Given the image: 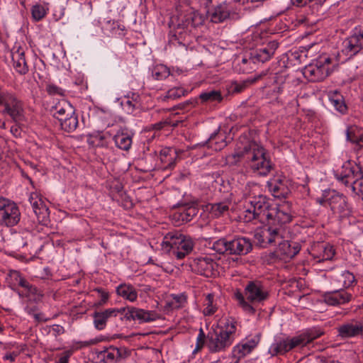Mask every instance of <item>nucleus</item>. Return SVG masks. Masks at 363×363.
<instances>
[{
	"label": "nucleus",
	"mask_w": 363,
	"mask_h": 363,
	"mask_svg": "<svg viewBox=\"0 0 363 363\" xmlns=\"http://www.w3.org/2000/svg\"><path fill=\"white\" fill-rule=\"evenodd\" d=\"M246 210L244 211V221L250 222L257 220L265 225L255 234L256 239H260L264 243L271 242L280 238L281 228L278 223L286 224L291 220V216L277 206L272 205L269 198L258 195L248 199Z\"/></svg>",
	"instance_id": "1"
},
{
	"label": "nucleus",
	"mask_w": 363,
	"mask_h": 363,
	"mask_svg": "<svg viewBox=\"0 0 363 363\" xmlns=\"http://www.w3.org/2000/svg\"><path fill=\"white\" fill-rule=\"evenodd\" d=\"M230 163L236 165L239 162H245L259 175L265 176L272 169V165L266 157L264 149L255 141L240 142L237 145L235 153L229 156Z\"/></svg>",
	"instance_id": "2"
},
{
	"label": "nucleus",
	"mask_w": 363,
	"mask_h": 363,
	"mask_svg": "<svg viewBox=\"0 0 363 363\" xmlns=\"http://www.w3.org/2000/svg\"><path fill=\"white\" fill-rule=\"evenodd\" d=\"M223 325L212 328L207 335V347L211 352H218L231 346L236 332L237 321L233 317L223 319Z\"/></svg>",
	"instance_id": "3"
},
{
	"label": "nucleus",
	"mask_w": 363,
	"mask_h": 363,
	"mask_svg": "<svg viewBox=\"0 0 363 363\" xmlns=\"http://www.w3.org/2000/svg\"><path fill=\"white\" fill-rule=\"evenodd\" d=\"M278 47L279 43L273 40L262 48L252 50L249 56L243 57L241 62L238 64V66L240 67L239 72L242 73L252 72L255 68L256 63H264L269 60Z\"/></svg>",
	"instance_id": "4"
},
{
	"label": "nucleus",
	"mask_w": 363,
	"mask_h": 363,
	"mask_svg": "<svg viewBox=\"0 0 363 363\" xmlns=\"http://www.w3.org/2000/svg\"><path fill=\"white\" fill-rule=\"evenodd\" d=\"M203 23L202 16L196 12H190L185 14L182 21L178 23L175 33L171 36L169 42L174 45L177 43L186 46L187 42H186L185 38L188 35L187 31L190 32L191 28L199 27Z\"/></svg>",
	"instance_id": "5"
},
{
	"label": "nucleus",
	"mask_w": 363,
	"mask_h": 363,
	"mask_svg": "<svg viewBox=\"0 0 363 363\" xmlns=\"http://www.w3.org/2000/svg\"><path fill=\"white\" fill-rule=\"evenodd\" d=\"M318 202L322 206H329L333 213L338 215L340 218H346L351 215L352 210L346 196L336 191L325 192L323 198Z\"/></svg>",
	"instance_id": "6"
},
{
	"label": "nucleus",
	"mask_w": 363,
	"mask_h": 363,
	"mask_svg": "<svg viewBox=\"0 0 363 363\" xmlns=\"http://www.w3.org/2000/svg\"><path fill=\"white\" fill-rule=\"evenodd\" d=\"M285 224H280V228H281V232L280 233V238L278 240H275L271 242L264 243L261 241L260 239H257V242L262 247H267L269 245L278 244V247L275 253L277 254V257H279L280 259H291L294 257L300 251L301 245L298 242L289 240H284V234L285 233L284 225ZM279 223L274 225V227H278Z\"/></svg>",
	"instance_id": "7"
},
{
	"label": "nucleus",
	"mask_w": 363,
	"mask_h": 363,
	"mask_svg": "<svg viewBox=\"0 0 363 363\" xmlns=\"http://www.w3.org/2000/svg\"><path fill=\"white\" fill-rule=\"evenodd\" d=\"M0 106H2L3 114L9 115L12 120L20 122L23 119V108L21 101L8 92H0Z\"/></svg>",
	"instance_id": "8"
},
{
	"label": "nucleus",
	"mask_w": 363,
	"mask_h": 363,
	"mask_svg": "<svg viewBox=\"0 0 363 363\" xmlns=\"http://www.w3.org/2000/svg\"><path fill=\"white\" fill-rule=\"evenodd\" d=\"M20 217L18 207L14 202L0 197V225L13 227L18 224Z\"/></svg>",
	"instance_id": "9"
},
{
	"label": "nucleus",
	"mask_w": 363,
	"mask_h": 363,
	"mask_svg": "<svg viewBox=\"0 0 363 363\" xmlns=\"http://www.w3.org/2000/svg\"><path fill=\"white\" fill-rule=\"evenodd\" d=\"M269 292L261 281H250L245 288V296L250 303H261L269 298Z\"/></svg>",
	"instance_id": "10"
},
{
	"label": "nucleus",
	"mask_w": 363,
	"mask_h": 363,
	"mask_svg": "<svg viewBox=\"0 0 363 363\" xmlns=\"http://www.w3.org/2000/svg\"><path fill=\"white\" fill-rule=\"evenodd\" d=\"M125 309V312L123 314V317L120 318L121 320H137L140 323H143L156 320L159 318L158 314L154 311H145L133 306L126 307Z\"/></svg>",
	"instance_id": "11"
},
{
	"label": "nucleus",
	"mask_w": 363,
	"mask_h": 363,
	"mask_svg": "<svg viewBox=\"0 0 363 363\" xmlns=\"http://www.w3.org/2000/svg\"><path fill=\"white\" fill-rule=\"evenodd\" d=\"M337 330V335L342 339L363 335V320L352 319L340 325Z\"/></svg>",
	"instance_id": "12"
},
{
	"label": "nucleus",
	"mask_w": 363,
	"mask_h": 363,
	"mask_svg": "<svg viewBox=\"0 0 363 363\" xmlns=\"http://www.w3.org/2000/svg\"><path fill=\"white\" fill-rule=\"evenodd\" d=\"M361 172L362 169L359 166L351 161H347L342 164L341 170L335 173V177L345 186H349L351 182Z\"/></svg>",
	"instance_id": "13"
},
{
	"label": "nucleus",
	"mask_w": 363,
	"mask_h": 363,
	"mask_svg": "<svg viewBox=\"0 0 363 363\" xmlns=\"http://www.w3.org/2000/svg\"><path fill=\"white\" fill-rule=\"evenodd\" d=\"M29 202L38 223L47 225L49 221V210L36 193H31Z\"/></svg>",
	"instance_id": "14"
},
{
	"label": "nucleus",
	"mask_w": 363,
	"mask_h": 363,
	"mask_svg": "<svg viewBox=\"0 0 363 363\" xmlns=\"http://www.w3.org/2000/svg\"><path fill=\"white\" fill-rule=\"evenodd\" d=\"M125 308H108L102 311H95L93 313L94 327L99 330H104L106 326L108 320L118 315H123L125 312Z\"/></svg>",
	"instance_id": "15"
},
{
	"label": "nucleus",
	"mask_w": 363,
	"mask_h": 363,
	"mask_svg": "<svg viewBox=\"0 0 363 363\" xmlns=\"http://www.w3.org/2000/svg\"><path fill=\"white\" fill-rule=\"evenodd\" d=\"M229 255H246L252 250V243L250 238L236 237L230 240Z\"/></svg>",
	"instance_id": "16"
},
{
	"label": "nucleus",
	"mask_w": 363,
	"mask_h": 363,
	"mask_svg": "<svg viewBox=\"0 0 363 363\" xmlns=\"http://www.w3.org/2000/svg\"><path fill=\"white\" fill-rule=\"evenodd\" d=\"M191 266L197 274L211 277L214 275L217 264L211 258L205 257L195 259Z\"/></svg>",
	"instance_id": "17"
},
{
	"label": "nucleus",
	"mask_w": 363,
	"mask_h": 363,
	"mask_svg": "<svg viewBox=\"0 0 363 363\" xmlns=\"http://www.w3.org/2000/svg\"><path fill=\"white\" fill-rule=\"evenodd\" d=\"M303 74L310 81L320 82L330 74V70L323 63L316 62L315 64L306 66L303 69Z\"/></svg>",
	"instance_id": "18"
},
{
	"label": "nucleus",
	"mask_w": 363,
	"mask_h": 363,
	"mask_svg": "<svg viewBox=\"0 0 363 363\" xmlns=\"http://www.w3.org/2000/svg\"><path fill=\"white\" fill-rule=\"evenodd\" d=\"M209 7L210 6L207 7V13L211 21L213 23H222L230 17L231 8L225 2L220 4L212 9H210Z\"/></svg>",
	"instance_id": "19"
},
{
	"label": "nucleus",
	"mask_w": 363,
	"mask_h": 363,
	"mask_svg": "<svg viewBox=\"0 0 363 363\" xmlns=\"http://www.w3.org/2000/svg\"><path fill=\"white\" fill-rule=\"evenodd\" d=\"M267 187L272 195L276 198H286L290 190L286 181L281 179H274L267 182Z\"/></svg>",
	"instance_id": "20"
},
{
	"label": "nucleus",
	"mask_w": 363,
	"mask_h": 363,
	"mask_svg": "<svg viewBox=\"0 0 363 363\" xmlns=\"http://www.w3.org/2000/svg\"><path fill=\"white\" fill-rule=\"evenodd\" d=\"M351 298L352 294L340 290L326 294L324 296V301L328 305L336 306L349 302Z\"/></svg>",
	"instance_id": "21"
},
{
	"label": "nucleus",
	"mask_w": 363,
	"mask_h": 363,
	"mask_svg": "<svg viewBox=\"0 0 363 363\" xmlns=\"http://www.w3.org/2000/svg\"><path fill=\"white\" fill-rule=\"evenodd\" d=\"M53 116L60 122L66 120L68 116H72L74 112V108L72 104L66 100L60 101L54 107Z\"/></svg>",
	"instance_id": "22"
},
{
	"label": "nucleus",
	"mask_w": 363,
	"mask_h": 363,
	"mask_svg": "<svg viewBox=\"0 0 363 363\" xmlns=\"http://www.w3.org/2000/svg\"><path fill=\"white\" fill-rule=\"evenodd\" d=\"M343 52L350 56H354L359 53L363 48V43L357 36L352 34L343 41Z\"/></svg>",
	"instance_id": "23"
},
{
	"label": "nucleus",
	"mask_w": 363,
	"mask_h": 363,
	"mask_svg": "<svg viewBox=\"0 0 363 363\" xmlns=\"http://www.w3.org/2000/svg\"><path fill=\"white\" fill-rule=\"evenodd\" d=\"M160 157L161 162L166 164L164 169H172L176 164L178 152L174 147H165L160 150Z\"/></svg>",
	"instance_id": "24"
},
{
	"label": "nucleus",
	"mask_w": 363,
	"mask_h": 363,
	"mask_svg": "<svg viewBox=\"0 0 363 363\" xmlns=\"http://www.w3.org/2000/svg\"><path fill=\"white\" fill-rule=\"evenodd\" d=\"M259 338L254 337L248 340L246 342L238 345L233 350L234 355L237 356L238 359L242 358L247 354H250L254 348L256 347L259 342Z\"/></svg>",
	"instance_id": "25"
},
{
	"label": "nucleus",
	"mask_w": 363,
	"mask_h": 363,
	"mask_svg": "<svg viewBox=\"0 0 363 363\" xmlns=\"http://www.w3.org/2000/svg\"><path fill=\"white\" fill-rule=\"evenodd\" d=\"M26 281V278L19 271L11 269L7 274L6 281L13 291H16L17 287H22Z\"/></svg>",
	"instance_id": "26"
},
{
	"label": "nucleus",
	"mask_w": 363,
	"mask_h": 363,
	"mask_svg": "<svg viewBox=\"0 0 363 363\" xmlns=\"http://www.w3.org/2000/svg\"><path fill=\"white\" fill-rule=\"evenodd\" d=\"M198 213L199 209L194 204L185 203L178 213V219L183 222H189Z\"/></svg>",
	"instance_id": "27"
},
{
	"label": "nucleus",
	"mask_w": 363,
	"mask_h": 363,
	"mask_svg": "<svg viewBox=\"0 0 363 363\" xmlns=\"http://www.w3.org/2000/svg\"><path fill=\"white\" fill-rule=\"evenodd\" d=\"M356 127H348L346 130L347 140L356 144V151L358 154L363 153V139L361 135H357Z\"/></svg>",
	"instance_id": "28"
},
{
	"label": "nucleus",
	"mask_w": 363,
	"mask_h": 363,
	"mask_svg": "<svg viewBox=\"0 0 363 363\" xmlns=\"http://www.w3.org/2000/svg\"><path fill=\"white\" fill-rule=\"evenodd\" d=\"M313 250H318L320 252V256H318L320 258L318 262L331 260L335 255L334 247L329 243L322 242L318 244Z\"/></svg>",
	"instance_id": "29"
},
{
	"label": "nucleus",
	"mask_w": 363,
	"mask_h": 363,
	"mask_svg": "<svg viewBox=\"0 0 363 363\" xmlns=\"http://www.w3.org/2000/svg\"><path fill=\"white\" fill-rule=\"evenodd\" d=\"M199 99L202 104L220 103L223 97L220 91L211 90L202 92L199 94Z\"/></svg>",
	"instance_id": "30"
},
{
	"label": "nucleus",
	"mask_w": 363,
	"mask_h": 363,
	"mask_svg": "<svg viewBox=\"0 0 363 363\" xmlns=\"http://www.w3.org/2000/svg\"><path fill=\"white\" fill-rule=\"evenodd\" d=\"M116 293L118 296L130 301H134L137 299L138 293L131 285L122 284L116 288Z\"/></svg>",
	"instance_id": "31"
},
{
	"label": "nucleus",
	"mask_w": 363,
	"mask_h": 363,
	"mask_svg": "<svg viewBox=\"0 0 363 363\" xmlns=\"http://www.w3.org/2000/svg\"><path fill=\"white\" fill-rule=\"evenodd\" d=\"M330 101L335 108L342 114H345L347 111V106L345 104L342 95L337 91H335L330 95Z\"/></svg>",
	"instance_id": "32"
},
{
	"label": "nucleus",
	"mask_w": 363,
	"mask_h": 363,
	"mask_svg": "<svg viewBox=\"0 0 363 363\" xmlns=\"http://www.w3.org/2000/svg\"><path fill=\"white\" fill-rule=\"evenodd\" d=\"M183 236L184 235L179 232H169L164 238L162 247H169V250L174 249L177 242H179Z\"/></svg>",
	"instance_id": "33"
},
{
	"label": "nucleus",
	"mask_w": 363,
	"mask_h": 363,
	"mask_svg": "<svg viewBox=\"0 0 363 363\" xmlns=\"http://www.w3.org/2000/svg\"><path fill=\"white\" fill-rule=\"evenodd\" d=\"M194 248V242L190 238L185 239L182 245L179 247V250H174L173 255L179 259H183L186 255L189 254Z\"/></svg>",
	"instance_id": "34"
},
{
	"label": "nucleus",
	"mask_w": 363,
	"mask_h": 363,
	"mask_svg": "<svg viewBox=\"0 0 363 363\" xmlns=\"http://www.w3.org/2000/svg\"><path fill=\"white\" fill-rule=\"evenodd\" d=\"M116 145L123 150H128L132 144V138L126 133H118L113 137Z\"/></svg>",
	"instance_id": "35"
},
{
	"label": "nucleus",
	"mask_w": 363,
	"mask_h": 363,
	"mask_svg": "<svg viewBox=\"0 0 363 363\" xmlns=\"http://www.w3.org/2000/svg\"><path fill=\"white\" fill-rule=\"evenodd\" d=\"M118 353V348L115 347H110L103 351L99 352L98 356H102L101 362L103 363H112L116 360V356Z\"/></svg>",
	"instance_id": "36"
},
{
	"label": "nucleus",
	"mask_w": 363,
	"mask_h": 363,
	"mask_svg": "<svg viewBox=\"0 0 363 363\" xmlns=\"http://www.w3.org/2000/svg\"><path fill=\"white\" fill-rule=\"evenodd\" d=\"M230 240L225 238H222L213 242L211 249L220 255H229V245Z\"/></svg>",
	"instance_id": "37"
},
{
	"label": "nucleus",
	"mask_w": 363,
	"mask_h": 363,
	"mask_svg": "<svg viewBox=\"0 0 363 363\" xmlns=\"http://www.w3.org/2000/svg\"><path fill=\"white\" fill-rule=\"evenodd\" d=\"M60 125L62 129L68 133H72L74 131L78 125V118L75 115V111L72 116H68L66 120H63L60 122Z\"/></svg>",
	"instance_id": "38"
},
{
	"label": "nucleus",
	"mask_w": 363,
	"mask_h": 363,
	"mask_svg": "<svg viewBox=\"0 0 363 363\" xmlns=\"http://www.w3.org/2000/svg\"><path fill=\"white\" fill-rule=\"evenodd\" d=\"M288 347L287 340H283L273 343L269 348V352L272 356L277 355L278 354H282L289 351Z\"/></svg>",
	"instance_id": "39"
},
{
	"label": "nucleus",
	"mask_w": 363,
	"mask_h": 363,
	"mask_svg": "<svg viewBox=\"0 0 363 363\" xmlns=\"http://www.w3.org/2000/svg\"><path fill=\"white\" fill-rule=\"evenodd\" d=\"M210 206V211L215 217H220L229 210V204L226 202L215 203Z\"/></svg>",
	"instance_id": "40"
},
{
	"label": "nucleus",
	"mask_w": 363,
	"mask_h": 363,
	"mask_svg": "<svg viewBox=\"0 0 363 363\" xmlns=\"http://www.w3.org/2000/svg\"><path fill=\"white\" fill-rule=\"evenodd\" d=\"M352 191L357 195H363V172H359L351 182Z\"/></svg>",
	"instance_id": "41"
},
{
	"label": "nucleus",
	"mask_w": 363,
	"mask_h": 363,
	"mask_svg": "<svg viewBox=\"0 0 363 363\" xmlns=\"http://www.w3.org/2000/svg\"><path fill=\"white\" fill-rule=\"evenodd\" d=\"M307 337L303 334L294 337L293 338H287L288 349L289 351L296 347H303L307 345Z\"/></svg>",
	"instance_id": "42"
},
{
	"label": "nucleus",
	"mask_w": 363,
	"mask_h": 363,
	"mask_svg": "<svg viewBox=\"0 0 363 363\" xmlns=\"http://www.w3.org/2000/svg\"><path fill=\"white\" fill-rule=\"evenodd\" d=\"M307 337L303 334L294 337L293 338H287L288 349L289 351L296 347H303L307 345Z\"/></svg>",
	"instance_id": "43"
},
{
	"label": "nucleus",
	"mask_w": 363,
	"mask_h": 363,
	"mask_svg": "<svg viewBox=\"0 0 363 363\" xmlns=\"http://www.w3.org/2000/svg\"><path fill=\"white\" fill-rule=\"evenodd\" d=\"M170 74L169 69L163 65H159L154 68L152 76L157 80H162L168 77Z\"/></svg>",
	"instance_id": "44"
},
{
	"label": "nucleus",
	"mask_w": 363,
	"mask_h": 363,
	"mask_svg": "<svg viewBox=\"0 0 363 363\" xmlns=\"http://www.w3.org/2000/svg\"><path fill=\"white\" fill-rule=\"evenodd\" d=\"M325 1V0H294V4L297 6H303L309 4L310 7L313 9V12H314V10L318 11L319 7L321 6Z\"/></svg>",
	"instance_id": "45"
},
{
	"label": "nucleus",
	"mask_w": 363,
	"mask_h": 363,
	"mask_svg": "<svg viewBox=\"0 0 363 363\" xmlns=\"http://www.w3.org/2000/svg\"><path fill=\"white\" fill-rule=\"evenodd\" d=\"M186 93V90L182 87H174L169 89L167 94L164 96L163 101H166L167 99H176L182 96H184Z\"/></svg>",
	"instance_id": "46"
},
{
	"label": "nucleus",
	"mask_w": 363,
	"mask_h": 363,
	"mask_svg": "<svg viewBox=\"0 0 363 363\" xmlns=\"http://www.w3.org/2000/svg\"><path fill=\"white\" fill-rule=\"evenodd\" d=\"M47 12L43 6L37 4L33 6L31 9V14L33 19L36 21L42 20L46 15Z\"/></svg>",
	"instance_id": "47"
},
{
	"label": "nucleus",
	"mask_w": 363,
	"mask_h": 363,
	"mask_svg": "<svg viewBox=\"0 0 363 363\" xmlns=\"http://www.w3.org/2000/svg\"><path fill=\"white\" fill-rule=\"evenodd\" d=\"M213 140H217L216 142V150H220L224 148L227 145V143L225 141V138L220 137V135L218 133H214L211 134L209 138L207 140L205 144H208L211 143Z\"/></svg>",
	"instance_id": "48"
},
{
	"label": "nucleus",
	"mask_w": 363,
	"mask_h": 363,
	"mask_svg": "<svg viewBox=\"0 0 363 363\" xmlns=\"http://www.w3.org/2000/svg\"><path fill=\"white\" fill-rule=\"evenodd\" d=\"M214 296L212 294H208L205 300V306L206 307L203 310V313L206 315H210L216 312V308L213 306Z\"/></svg>",
	"instance_id": "49"
},
{
	"label": "nucleus",
	"mask_w": 363,
	"mask_h": 363,
	"mask_svg": "<svg viewBox=\"0 0 363 363\" xmlns=\"http://www.w3.org/2000/svg\"><path fill=\"white\" fill-rule=\"evenodd\" d=\"M22 288L26 291V297H29L31 295L43 296L40 290L34 285L30 284L27 280Z\"/></svg>",
	"instance_id": "50"
},
{
	"label": "nucleus",
	"mask_w": 363,
	"mask_h": 363,
	"mask_svg": "<svg viewBox=\"0 0 363 363\" xmlns=\"http://www.w3.org/2000/svg\"><path fill=\"white\" fill-rule=\"evenodd\" d=\"M354 281L355 277L354 274L350 273L349 271H345L340 278V281L343 282V286L345 287L350 286Z\"/></svg>",
	"instance_id": "51"
},
{
	"label": "nucleus",
	"mask_w": 363,
	"mask_h": 363,
	"mask_svg": "<svg viewBox=\"0 0 363 363\" xmlns=\"http://www.w3.org/2000/svg\"><path fill=\"white\" fill-rule=\"evenodd\" d=\"M15 69L21 74H25L28 71V67L26 61V58L20 59L19 61L13 62Z\"/></svg>",
	"instance_id": "52"
},
{
	"label": "nucleus",
	"mask_w": 363,
	"mask_h": 363,
	"mask_svg": "<svg viewBox=\"0 0 363 363\" xmlns=\"http://www.w3.org/2000/svg\"><path fill=\"white\" fill-rule=\"evenodd\" d=\"M185 301L186 296L184 295H173V301L167 303V305L172 308H179L182 304Z\"/></svg>",
	"instance_id": "53"
},
{
	"label": "nucleus",
	"mask_w": 363,
	"mask_h": 363,
	"mask_svg": "<svg viewBox=\"0 0 363 363\" xmlns=\"http://www.w3.org/2000/svg\"><path fill=\"white\" fill-rule=\"evenodd\" d=\"M198 104V99H192L187 100L183 103H181L178 104L177 106H175L173 109H181L184 111H188L191 108L194 107Z\"/></svg>",
	"instance_id": "54"
},
{
	"label": "nucleus",
	"mask_w": 363,
	"mask_h": 363,
	"mask_svg": "<svg viewBox=\"0 0 363 363\" xmlns=\"http://www.w3.org/2000/svg\"><path fill=\"white\" fill-rule=\"evenodd\" d=\"M323 334V332L320 329H311L308 332L303 333V335L307 337V345L311 342L313 340L320 337Z\"/></svg>",
	"instance_id": "55"
},
{
	"label": "nucleus",
	"mask_w": 363,
	"mask_h": 363,
	"mask_svg": "<svg viewBox=\"0 0 363 363\" xmlns=\"http://www.w3.org/2000/svg\"><path fill=\"white\" fill-rule=\"evenodd\" d=\"M206 335L203 330L202 328H200L199 330V335L197 337V339H196V348L194 349V350L193 351V353L195 354L196 352H198L199 351H200L204 344H205V342H206Z\"/></svg>",
	"instance_id": "56"
},
{
	"label": "nucleus",
	"mask_w": 363,
	"mask_h": 363,
	"mask_svg": "<svg viewBox=\"0 0 363 363\" xmlns=\"http://www.w3.org/2000/svg\"><path fill=\"white\" fill-rule=\"evenodd\" d=\"M95 291L101 294V300L99 302L96 303L95 306L99 307L104 305L108 299V293L104 291L102 289L100 288L96 289Z\"/></svg>",
	"instance_id": "57"
},
{
	"label": "nucleus",
	"mask_w": 363,
	"mask_h": 363,
	"mask_svg": "<svg viewBox=\"0 0 363 363\" xmlns=\"http://www.w3.org/2000/svg\"><path fill=\"white\" fill-rule=\"evenodd\" d=\"M47 92L50 95H63V90L55 84H48L46 86Z\"/></svg>",
	"instance_id": "58"
},
{
	"label": "nucleus",
	"mask_w": 363,
	"mask_h": 363,
	"mask_svg": "<svg viewBox=\"0 0 363 363\" xmlns=\"http://www.w3.org/2000/svg\"><path fill=\"white\" fill-rule=\"evenodd\" d=\"M11 57L13 62L19 61L20 59L25 57L24 50L22 48L18 47L16 50L11 52Z\"/></svg>",
	"instance_id": "59"
},
{
	"label": "nucleus",
	"mask_w": 363,
	"mask_h": 363,
	"mask_svg": "<svg viewBox=\"0 0 363 363\" xmlns=\"http://www.w3.org/2000/svg\"><path fill=\"white\" fill-rule=\"evenodd\" d=\"M72 355L71 351H65L63 353V356L60 358V359L55 363H69V359Z\"/></svg>",
	"instance_id": "60"
},
{
	"label": "nucleus",
	"mask_w": 363,
	"mask_h": 363,
	"mask_svg": "<svg viewBox=\"0 0 363 363\" xmlns=\"http://www.w3.org/2000/svg\"><path fill=\"white\" fill-rule=\"evenodd\" d=\"M240 306L246 312H248L252 314H254L255 312V309L251 304L249 303L248 301H246L245 303H243Z\"/></svg>",
	"instance_id": "61"
},
{
	"label": "nucleus",
	"mask_w": 363,
	"mask_h": 363,
	"mask_svg": "<svg viewBox=\"0 0 363 363\" xmlns=\"http://www.w3.org/2000/svg\"><path fill=\"white\" fill-rule=\"evenodd\" d=\"M118 353L120 354V355L117 354L116 361L121 358H125L129 354L128 352L125 348H118Z\"/></svg>",
	"instance_id": "62"
},
{
	"label": "nucleus",
	"mask_w": 363,
	"mask_h": 363,
	"mask_svg": "<svg viewBox=\"0 0 363 363\" xmlns=\"http://www.w3.org/2000/svg\"><path fill=\"white\" fill-rule=\"evenodd\" d=\"M317 62L323 63L325 67H328V65L331 63V59L329 57H321Z\"/></svg>",
	"instance_id": "63"
},
{
	"label": "nucleus",
	"mask_w": 363,
	"mask_h": 363,
	"mask_svg": "<svg viewBox=\"0 0 363 363\" xmlns=\"http://www.w3.org/2000/svg\"><path fill=\"white\" fill-rule=\"evenodd\" d=\"M363 43V28H355L354 33Z\"/></svg>",
	"instance_id": "64"
}]
</instances>
